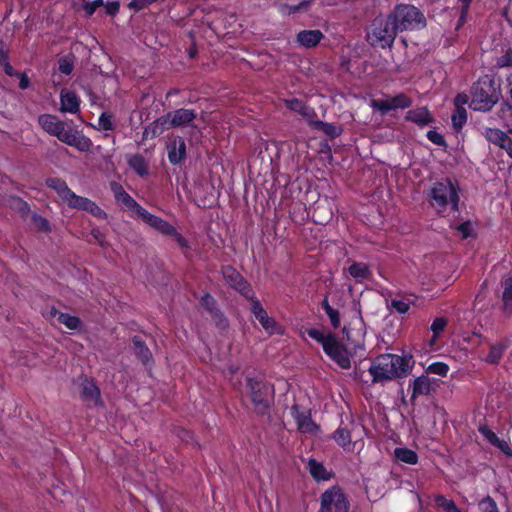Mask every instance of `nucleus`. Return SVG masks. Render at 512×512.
I'll use <instances>...</instances> for the list:
<instances>
[{"label": "nucleus", "instance_id": "1", "mask_svg": "<svg viewBox=\"0 0 512 512\" xmlns=\"http://www.w3.org/2000/svg\"><path fill=\"white\" fill-rule=\"evenodd\" d=\"M411 358L394 354H382L372 362L369 372L374 382L387 381L406 376L410 371Z\"/></svg>", "mask_w": 512, "mask_h": 512}, {"label": "nucleus", "instance_id": "2", "mask_svg": "<svg viewBox=\"0 0 512 512\" xmlns=\"http://www.w3.org/2000/svg\"><path fill=\"white\" fill-rule=\"evenodd\" d=\"M398 33L400 31L388 13L386 16H376L372 20L366 38L371 46L385 49L393 46Z\"/></svg>", "mask_w": 512, "mask_h": 512}, {"label": "nucleus", "instance_id": "3", "mask_svg": "<svg viewBox=\"0 0 512 512\" xmlns=\"http://www.w3.org/2000/svg\"><path fill=\"white\" fill-rule=\"evenodd\" d=\"M471 95L470 106L476 111L487 112L499 101L501 90L491 76L485 75L473 84Z\"/></svg>", "mask_w": 512, "mask_h": 512}, {"label": "nucleus", "instance_id": "4", "mask_svg": "<svg viewBox=\"0 0 512 512\" xmlns=\"http://www.w3.org/2000/svg\"><path fill=\"white\" fill-rule=\"evenodd\" d=\"M400 33L403 31H415L427 26L424 13L412 4L399 3L389 12Z\"/></svg>", "mask_w": 512, "mask_h": 512}, {"label": "nucleus", "instance_id": "5", "mask_svg": "<svg viewBox=\"0 0 512 512\" xmlns=\"http://www.w3.org/2000/svg\"><path fill=\"white\" fill-rule=\"evenodd\" d=\"M246 387L249 390L254 412L261 416L269 414L270 408L274 404L273 385L263 380L247 378Z\"/></svg>", "mask_w": 512, "mask_h": 512}, {"label": "nucleus", "instance_id": "6", "mask_svg": "<svg viewBox=\"0 0 512 512\" xmlns=\"http://www.w3.org/2000/svg\"><path fill=\"white\" fill-rule=\"evenodd\" d=\"M458 190V187L450 179L435 182L430 192V198L433 201L432 206L441 212L450 203L452 210L458 211L460 201Z\"/></svg>", "mask_w": 512, "mask_h": 512}, {"label": "nucleus", "instance_id": "7", "mask_svg": "<svg viewBox=\"0 0 512 512\" xmlns=\"http://www.w3.org/2000/svg\"><path fill=\"white\" fill-rule=\"evenodd\" d=\"M349 508V501L338 486H333L321 495L319 512H348Z\"/></svg>", "mask_w": 512, "mask_h": 512}, {"label": "nucleus", "instance_id": "8", "mask_svg": "<svg viewBox=\"0 0 512 512\" xmlns=\"http://www.w3.org/2000/svg\"><path fill=\"white\" fill-rule=\"evenodd\" d=\"M328 339L329 341L324 343V352L341 368L349 369L351 367V353L334 333H329Z\"/></svg>", "mask_w": 512, "mask_h": 512}, {"label": "nucleus", "instance_id": "9", "mask_svg": "<svg viewBox=\"0 0 512 512\" xmlns=\"http://www.w3.org/2000/svg\"><path fill=\"white\" fill-rule=\"evenodd\" d=\"M226 283L234 290L239 292L243 297L251 300L255 297V293L251 285L244 277L232 266H226L222 270Z\"/></svg>", "mask_w": 512, "mask_h": 512}, {"label": "nucleus", "instance_id": "10", "mask_svg": "<svg viewBox=\"0 0 512 512\" xmlns=\"http://www.w3.org/2000/svg\"><path fill=\"white\" fill-rule=\"evenodd\" d=\"M412 104V100L405 95L404 93H400L390 99H377L372 100L371 106L381 112L382 115H386L389 111L395 110L398 108L405 109L410 107Z\"/></svg>", "mask_w": 512, "mask_h": 512}, {"label": "nucleus", "instance_id": "11", "mask_svg": "<svg viewBox=\"0 0 512 512\" xmlns=\"http://www.w3.org/2000/svg\"><path fill=\"white\" fill-rule=\"evenodd\" d=\"M355 428H357V425L353 421L346 425H344L342 422L337 430L333 433V439L345 451H352L354 448L351 434Z\"/></svg>", "mask_w": 512, "mask_h": 512}, {"label": "nucleus", "instance_id": "12", "mask_svg": "<svg viewBox=\"0 0 512 512\" xmlns=\"http://www.w3.org/2000/svg\"><path fill=\"white\" fill-rule=\"evenodd\" d=\"M250 301L252 305L251 311L261 326L270 334L276 332L278 328L277 322L268 316L266 310L263 308L259 300L254 297Z\"/></svg>", "mask_w": 512, "mask_h": 512}, {"label": "nucleus", "instance_id": "13", "mask_svg": "<svg viewBox=\"0 0 512 512\" xmlns=\"http://www.w3.org/2000/svg\"><path fill=\"white\" fill-rule=\"evenodd\" d=\"M174 128L172 124V117L170 113L159 117L152 123H150L143 131V139L155 138L161 135L164 131Z\"/></svg>", "mask_w": 512, "mask_h": 512}, {"label": "nucleus", "instance_id": "14", "mask_svg": "<svg viewBox=\"0 0 512 512\" xmlns=\"http://www.w3.org/2000/svg\"><path fill=\"white\" fill-rule=\"evenodd\" d=\"M168 159L173 165L180 164L186 158V144L181 136H175L168 144Z\"/></svg>", "mask_w": 512, "mask_h": 512}, {"label": "nucleus", "instance_id": "15", "mask_svg": "<svg viewBox=\"0 0 512 512\" xmlns=\"http://www.w3.org/2000/svg\"><path fill=\"white\" fill-rule=\"evenodd\" d=\"M478 431L489 444L498 448L507 457L512 458V449L506 440L500 439L487 425H480Z\"/></svg>", "mask_w": 512, "mask_h": 512}, {"label": "nucleus", "instance_id": "16", "mask_svg": "<svg viewBox=\"0 0 512 512\" xmlns=\"http://www.w3.org/2000/svg\"><path fill=\"white\" fill-rule=\"evenodd\" d=\"M138 215L151 227L155 228L164 235L175 233V227L169 224L167 221L149 213L146 209L140 208Z\"/></svg>", "mask_w": 512, "mask_h": 512}, {"label": "nucleus", "instance_id": "17", "mask_svg": "<svg viewBox=\"0 0 512 512\" xmlns=\"http://www.w3.org/2000/svg\"><path fill=\"white\" fill-rule=\"evenodd\" d=\"M38 123L48 134L58 138L66 124L52 114H42L38 117Z\"/></svg>", "mask_w": 512, "mask_h": 512}, {"label": "nucleus", "instance_id": "18", "mask_svg": "<svg viewBox=\"0 0 512 512\" xmlns=\"http://www.w3.org/2000/svg\"><path fill=\"white\" fill-rule=\"evenodd\" d=\"M80 397L88 405L97 406L102 404L100 390L97 387V385L91 380L85 379L82 382Z\"/></svg>", "mask_w": 512, "mask_h": 512}, {"label": "nucleus", "instance_id": "19", "mask_svg": "<svg viewBox=\"0 0 512 512\" xmlns=\"http://www.w3.org/2000/svg\"><path fill=\"white\" fill-rule=\"evenodd\" d=\"M291 412L297 422V427L300 432L312 433L318 428L317 425L313 422L310 413L301 411L297 404L292 406Z\"/></svg>", "mask_w": 512, "mask_h": 512}, {"label": "nucleus", "instance_id": "20", "mask_svg": "<svg viewBox=\"0 0 512 512\" xmlns=\"http://www.w3.org/2000/svg\"><path fill=\"white\" fill-rule=\"evenodd\" d=\"M169 113L172 117V124L174 128L190 126L194 130L197 129L195 125L191 124L197 117L195 110L180 108Z\"/></svg>", "mask_w": 512, "mask_h": 512}, {"label": "nucleus", "instance_id": "21", "mask_svg": "<svg viewBox=\"0 0 512 512\" xmlns=\"http://www.w3.org/2000/svg\"><path fill=\"white\" fill-rule=\"evenodd\" d=\"M60 111L76 114L80 111V99L75 92L63 89L60 93Z\"/></svg>", "mask_w": 512, "mask_h": 512}, {"label": "nucleus", "instance_id": "22", "mask_svg": "<svg viewBox=\"0 0 512 512\" xmlns=\"http://www.w3.org/2000/svg\"><path fill=\"white\" fill-rule=\"evenodd\" d=\"M110 188L117 202L122 203L130 210H135L138 214V210L142 207L124 190L121 184L113 181L110 183Z\"/></svg>", "mask_w": 512, "mask_h": 512}, {"label": "nucleus", "instance_id": "23", "mask_svg": "<svg viewBox=\"0 0 512 512\" xmlns=\"http://www.w3.org/2000/svg\"><path fill=\"white\" fill-rule=\"evenodd\" d=\"M405 119L407 121L417 124L420 127L434 123L435 121L434 117L432 116L427 107H419L416 109L409 110L406 113Z\"/></svg>", "mask_w": 512, "mask_h": 512}, {"label": "nucleus", "instance_id": "24", "mask_svg": "<svg viewBox=\"0 0 512 512\" xmlns=\"http://www.w3.org/2000/svg\"><path fill=\"white\" fill-rule=\"evenodd\" d=\"M413 392L411 396V400L413 401L415 398L421 395H430L435 391V387L433 386V382L426 375H421L417 377L413 381Z\"/></svg>", "mask_w": 512, "mask_h": 512}, {"label": "nucleus", "instance_id": "25", "mask_svg": "<svg viewBox=\"0 0 512 512\" xmlns=\"http://www.w3.org/2000/svg\"><path fill=\"white\" fill-rule=\"evenodd\" d=\"M320 30H303L297 34V41L305 48L315 47L323 38Z\"/></svg>", "mask_w": 512, "mask_h": 512}, {"label": "nucleus", "instance_id": "26", "mask_svg": "<svg viewBox=\"0 0 512 512\" xmlns=\"http://www.w3.org/2000/svg\"><path fill=\"white\" fill-rule=\"evenodd\" d=\"M132 344L134 353L136 357L139 359V361H141L144 365L153 362V357L150 349L139 336H134L132 338Z\"/></svg>", "mask_w": 512, "mask_h": 512}, {"label": "nucleus", "instance_id": "27", "mask_svg": "<svg viewBox=\"0 0 512 512\" xmlns=\"http://www.w3.org/2000/svg\"><path fill=\"white\" fill-rule=\"evenodd\" d=\"M503 287L502 302L504 313H512V274L505 275L501 280Z\"/></svg>", "mask_w": 512, "mask_h": 512}, {"label": "nucleus", "instance_id": "28", "mask_svg": "<svg viewBox=\"0 0 512 512\" xmlns=\"http://www.w3.org/2000/svg\"><path fill=\"white\" fill-rule=\"evenodd\" d=\"M45 183H46L47 187L55 190L63 201L68 199V197L72 193V190L67 186L66 182L61 178L50 177V178L46 179Z\"/></svg>", "mask_w": 512, "mask_h": 512}, {"label": "nucleus", "instance_id": "29", "mask_svg": "<svg viewBox=\"0 0 512 512\" xmlns=\"http://www.w3.org/2000/svg\"><path fill=\"white\" fill-rule=\"evenodd\" d=\"M201 304L210 312L212 317L219 318L218 325L227 326V320L223 314L216 308V301L210 294H205L201 299Z\"/></svg>", "mask_w": 512, "mask_h": 512}, {"label": "nucleus", "instance_id": "30", "mask_svg": "<svg viewBox=\"0 0 512 512\" xmlns=\"http://www.w3.org/2000/svg\"><path fill=\"white\" fill-rule=\"evenodd\" d=\"M310 125L313 128L322 131L325 135L329 136L330 138H336L340 136V134L342 133V128L340 126H336L332 123H327L321 120L310 121Z\"/></svg>", "mask_w": 512, "mask_h": 512}, {"label": "nucleus", "instance_id": "31", "mask_svg": "<svg viewBox=\"0 0 512 512\" xmlns=\"http://www.w3.org/2000/svg\"><path fill=\"white\" fill-rule=\"evenodd\" d=\"M308 467L310 474L317 481H326L331 477V474L326 470L323 464L315 459L309 460Z\"/></svg>", "mask_w": 512, "mask_h": 512}, {"label": "nucleus", "instance_id": "32", "mask_svg": "<svg viewBox=\"0 0 512 512\" xmlns=\"http://www.w3.org/2000/svg\"><path fill=\"white\" fill-rule=\"evenodd\" d=\"M128 165L141 177L147 176L149 173L148 164L141 154L132 155L128 160Z\"/></svg>", "mask_w": 512, "mask_h": 512}, {"label": "nucleus", "instance_id": "33", "mask_svg": "<svg viewBox=\"0 0 512 512\" xmlns=\"http://www.w3.org/2000/svg\"><path fill=\"white\" fill-rule=\"evenodd\" d=\"M285 104L287 108H289L290 110L298 112L299 114L308 119L315 115V112L312 108L305 105L301 100L297 98L286 100Z\"/></svg>", "mask_w": 512, "mask_h": 512}, {"label": "nucleus", "instance_id": "34", "mask_svg": "<svg viewBox=\"0 0 512 512\" xmlns=\"http://www.w3.org/2000/svg\"><path fill=\"white\" fill-rule=\"evenodd\" d=\"M349 274L357 281H362L370 278L371 271L367 264L361 262H354L348 268Z\"/></svg>", "mask_w": 512, "mask_h": 512}, {"label": "nucleus", "instance_id": "35", "mask_svg": "<svg viewBox=\"0 0 512 512\" xmlns=\"http://www.w3.org/2000/svg\"><path fill=\"white\" fill-rule=\"evenodd\" d=\"M68 145L76 148L81 152H88L92 148L93 143L90 138L77 131L71 141H69Z\"/></svg>", "mask_w": 512, "mask_h": 512}, {"label": "nucleus", "instance_id": "36", "mask_svg": "<svg viewBox=\"0 0 512 512\" xmlns=\"http://www.w3.org/2000/svg\"><path fill=\"white\" fill-rule=\"evenodd\" d=\"M485 137L490 143H493L500 148L505 144V142H507L508 138H510L507 133L497 128L486 129Z\"/></svg>", "mask_w": 512, "mask_h": 512}, {"label": "nucleus", "instance_id": "37", "mask_svg": "<svg viewBox=\"0 0 512 512\" xmlns=\"http://www.w3.org/2000/svg\"><path fill=\"white\" fill-rule=\"evenodd\" d=\"M394 457L396 460L410 465L418 462L417 453L408 448H396L394 450Z\"/></svg>", "mask_w": 512, "mask_h": 512}, {"label": "nucleus", "instance_id": "38", "mask_svg": "<svg viewBox=\"0 0 512 512\" xmlns=\"http://www.w3.org/2000/svg\"><path fill=\"white\" fill-rule=\"evenodd\" d=\"M452 126L455 132H460L467 122V111L464 107L455 108L451 117Z\"/></svg>", "mask_w": 512, "mask_h": 512}, {"label": "nucleus", "instance_id": "39", "mask_svg": "<svg viewBox=\"0 0 512 512\" xmlns=\"http://www.w3.org/2000/svg\"><path fill=\"white\" fill-rule=\"evenodd\" d=\"M10 206L17 211L21 218L26 219L30 212L29 204L19 197H12L10 199Z\"/></svg>", "mask_w": 512, "mask_h": 512}, {"label": "nucleus", "instance_id": "40", "mask_svg": "<svg viewBox=\"0 0 512 512\" xmlns=\"http://www.w3.org/2000/svg\"><path fill=\"white\" fill-rule=\"evenodd\" d=\"M58 322L65 325L70 330H77L81 326V320L79 317L63 312L62 314H59Z\"/></svg>", "mask_w": 512, "mask_h": 512}, {"label": "nucleus", "instance_id": "41", "mask_svg": "<svg viewBox=\"0 0 512 512\" xmlns=\"http://www.w3.org/2000/svg\"><path fill=\"white\" fill-rule=\"evenodd\" d=\"M505 348L506 346L500 343L492 345L488 355L486 356V361L491 364H497L500 361Z\"/></svg>", "mask_w": 512, "mask_h": 512}, {"label": "nucleus", "instance_id": "42", "mask_svg": "<svg viewBox=\"0 0 512 512\" xmlns=\"http://www.w3.org/2000/svg\"><path fill=\"white\" fill-rule=\"evenodd\" d=\"M99 129L111 131L115 129V123L113 121V115L107 112H103L98 120Z\"/></svg>", "mask_w": 512, "mask_h": 512}, {"label": "nucleus", "instance_id": "43", "mask_svg": "<svg viewBox=\"0 0 512 512\" xmlns=\"http://www.w3.org/2000/svg\"><path fill=\"white\" fill-rule=\"evenodd\" d=\"M410 303H412V301L408 298L404 300L392 299L389 306L395 309L398 313L404 314L408 312Z\"/></svg>", "mask_w": 512, "mask_h": 512}, {"label": "nucleus", "instance_id": "44", "mask_svg": "<svg viewBox=\"0 0 512 512\" xmlns=\"http://www.w3.org/2000/svg\"><path fill=\"white\" fill-rule=\"evenodd\" d=\"M306 333L309 337L317 341L322 345V348L324 349V343L329 341V333L327 335H324V333L316 328H309L306 330Z\"/></svg>", "mask_w": 512, "mask_h": 512}, {"label": "nucleus", "instance_id": "45", "mask_svg": "<svg viewBox=\"0 0 512 512\" xmlns=\"http://www.w3.org/2000/svg\"><path fill=\"white\" fill-rule=\"evenodd\" d=\"M449 367L447 364L442 362H435L428 366L426 372L431 374H437L440 376H446L448 373Z\"/></svg>", "mask_w": 512, "mask_h": 512}, {"label": "nucleus", "instance_id": "46", "mask_svg": "<svg viewBox=\"0 0 512 512\" xmlns=\"http://www.w3.org/2000/svg\"><path fill=\"white\" fill-rule=\"evenodd\" d=\"M32 221L38 230L49 232L51 230L48 220L37 213L32 214Z\"/></svg>", "mask_w": 512, "mask_h": 512}, {"label": "nucleus", "instance_id": "47", "mask_svg": "<svg viewBox=\"0 0 512 512\" xmlns=\"http://www.w3.org/2000/svg\"><path fill=\"white\" fill-rule=\"evenodd\" d=\"M482 512H499L496 502L490 496L485 497L479 502Z\"/></svg>", "mask_w": 512, "mask_h": 512}, {"label": "nucleus", "instance_id": "48", "mask_svg": "<svg viewBox=\"0 0 512 512\" xmlns=\"http://www.w3.org/2000/svg\"><path fill=\"white\" fill-rule=\"evenodd\" d=\"M59 71L65 75H70L73 71L74 63L73 60L67 56L62 57L58 60Z\"/></svg>", "mask_w": 512, "mask_h": 512}, {"label": "nucleus", "instance_id": "49", "mask_svg": "<svg viewBox=\"0 0 512 512\" xmlns=\"http://www.w3.org/2000/svg\"><path fill=\"white\" fill-rule=\"evenodd\" d=\"M495 66L498 68L512 66V48H508L502 56L497 58Z\"/></svg>", "mask_w": 512, "mask_h": 512}, {"label": "nucleus", "instance_id": "50", "mask_svg": "<svg viewBox=\"0 0 512 512\" xmlns=\"http://www.w3.org/2000/svg\"><path fill=\"white\" fill-rule=\"evenodd\" d=\"M90 237L91 238L87 239L89 243H98L102 247L106 245L105 236L99 229H92Z\"/></svg>", "mask_w": 512, "mask_h": 512}, {"label": "nucleus", "instance_id": "51", "mask_svg": "<svg viewBox=\"0 0 512 512\" xmlns=\"http://www.w3.org/2000/svg\"><path fill=\"white\" fill-rule=\"evenodd\" d=\"M427 138L432 143H434V144H436L438 146H441V147H446L447 146L446 141H445L443 135H441L440 133H438L435 130H429L427 132Z\"/></svg>", "mask_w": 512, "mask_h": 512}, {"label": "nucleus", "instance_id": "52", "mask_svg": "<svg viewBox=\"0 0 512 512\" xmlns=\"http://www.w3.org/2000/svg\"><path fill=\"white\" fill-rule=\"evenodd\" d=\"M87 212H89L90 214H92L93 216L97 217V218H101V219H106L107 218V213L101 209L95 202H91V204L86 208Z\"/></svg>", "mask_w": 512, "mask_h": 512}, {"label": "nucleus", "instance_id": "53", "mask_svg": "<svg viewBox=\"0 0 512 512\" xmlns=\"http://www.w3.org/2000/svg\"><path fill=\"white\" fill-rule=\"evenodd\" d=\"M84 199L85 197L78 196L72 191V193L70 194L68 199L65 200V202L72 208L80 209Z\"/></svg>", "mask_w": 512, "mask_h": 512}, {"label": "nucleus", "instance_id": "54", "mask_svg": "<svg viewBox=\"0 0 512 512\" xmlns=\"http://www.w3.org/2000/svg\"><path fill=\"white\" fill-rule=\"evenodd\" d=\"M446 325H447V320L443 317H439L433 321V323L431 325V330L433 331V333L435 335H438L439 333H441L444 330Z\"/></svg>", "mask_w": 512, "mask_h": 512}, {"label": "nucleus", "instance_id": "55", "mask_svg": "<svg viewBox=\"0 0 512 512\" xmlns=\"http://www.w3.org/2000/svg\"><path fill=\"white\" fill-rule=\"evenodd\" d=\"M330 319L331 325L334 329L340 327V313L336 309H330L329 312L326 313Z\"/></svg>", "mask_w": 512, "mask_h": 512}, {"label": "nucleus", "instance_id": "56", "mask_svg": "<svg viewBox=\"0 0 512 512\" xmlns=\"http://www.w3.org/2000/svg\"><path fill=\"white\" fill-rule=\"evenodd\" d=\"M77 130H74V129H68L66 130L65 128L62 130L61 134L58 135V140H60L61 142L65 143V144H69V141H71V139L73 138V136L76 134Z\"/></svg>", "mask_w": 512, "mask_h": 512}, {"label": "nucleus", "instance_id": "57", "mask_svg": "<svg viewBox=\"0 0 512 512\" xmlns=\"http://www.w3.org/2000/svg\"><path fill=\"white\" fill-rule=\"evenodd\" d=\"M154 3L153 1H150V0H132L129 4H128V7L130 9H134L135 11H139L141 9H143L144 7L150 5Z\"/></svg>", "mask_w": 512, "mask_h": 512}, {"label": "nucleus", "instance_id": "58", "mask_svg": "<svg viewBox=\"0 0 512 512\" xmlns=\"http://www.w3.org/2000/svg\"><path fill=\"white\" fill-rule=\"evenodd\" d=\"M9 51V46L5 42L0 41V65L8 60Z\"/></svg>", "mask_w": 512, "mask_h": 512}, {"label": "nucleus", "instance_id": "59", "mask_svg": "<svg viewBox=\"0 0 512 512\" xmlns=\"http://www.w3.org/2000/svg\"><path fill=\"white\" fill-rule=\"evenodd\" d=\"M457 229L462 233L463 238H468L471 235L472 226L469 221H466L461 223Z\"/></svg>", "mask_w": 512, "mask_h": 512}, {"label": "nucleus", "instance_id": "60", "mask_svg": "<svg viewBox=\"0 0 512 512\" xmlns=\"http://www.w3.org/2000/svg\"><path fill=\"white\" fill-rule=\"evenodd\" d=\"M466 103H468V95L465 93H459L454 98L455 108L464 107Z\"/></svg>", "mask_w": 512, "mask_h": 512}, {"label": "nucleus", "instance_id": "61", "mask_svg": "<svg viewBox=\"0 0 512 512\" xmlns=\"http://www.w3.org/2000/svg\"><path fill=\"white\" fill-rule=\"evenodd\" d=\"M120 9V4L118 1L110 2L106 5V13L111 16H115Z\"/></svg>", "mask_w": 512, "mask_h": 512}, {"label": "nucleus", "instance_id": "62", "mask_svg": "<svg viewBox=\"0 0 512 512\" xmlns=\"http://www.w3.org/2000/svg\"><path fill=\"white\" fill-rule=\"evenodd\" d=\"M169 236H173L175 241L178 243V245L182 248H187L188 247V242L186 241V239L180 234L177 232V230L175 229V233H171V234H168Z\"/></svg>", "mask_w": 512, "mask_h": 512}, {"label": "nucleus", "instance_id": "63", "mask_svg": "<svg viewBox=\"0 0 512 512\" xmlns=\"http://www.w3.org/2000/svg\"><path fill=\"white\" fill-rule=\"evenodd\" d=\"M82 8L88 17L92 16L97 9L92 1L84 2Z\"/></svg>", "mask_w": 512, "mask_h": 512}, {"label": "nucleus", "instance_id": "64", "mask_svg": "<svg viewBox=\"0 0 512 512\" xmlns=\"http://www.w3.org/2000/svg\"><path fill=\"white\" fill-rule=\"evenodd\" d=\"M19 76H20L19 88L20 89H27L29 87V85H30L29 78L24 73L20 74Z\"/></svg>", "mask_w": 512, "mask_h": 512}]
</instances>
